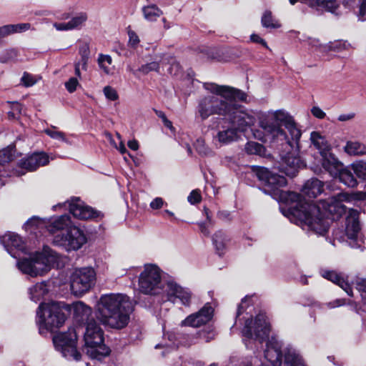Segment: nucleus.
I'll return each mask as SVG.
<instances>
[{
	"mask_svg": "<svg viewBox=\"0 0 366 366\" xmlns=\"http://www.w3.org/2000/svg\"><path fill=\"white\" fill-rule=\"evenodd\" d=\"M256 174L264 184L263 192L287 204L288 208L282 209V214L304 230L323 236L328 231L330 220H335L346 212L342 202L350 201V197L347 193H340L313 204L296 192L282 190L281 188L287 184L284 176L264 167L257 169Z\"/></svg>",
	"mask_w": 366,
	"mask_h": 366,
	"instance_id": "f257e3e1",
	"label": "nucleus"
},
{
	"mask_svg": "<svg viewBox=\"0 0 366 366\" xmlns=\"http://www.w3.org/2000/svg\"><path fill=\"white\" fill-rule=\"evenodd\" d=\"M204 87L211 94L199 102L197 113L201 119L205 120L213 114L224 117L218 125L219 131L214 137V141L221 144H229L238 139L239 132L244 131L255 123L254 112L236 102L237 100L246 101L247 94L244 92L214 83H206Z\"/></svg>",
	"mask_w": 366,
	"mask_h": 366,
	"instance_id": "f03ea898",
	"label": "nucleus"
},
{
	"mask_svg": "<svg viewBox=\"0 0 366 366\" xmlns=\"http://www.w3.org/2000/svg\"><path fill=\"white\" fill-rule=\"evenodd\" d=\"M259 126L261 130L254 131V137L264 143L282 146L281 170L287 176H295L302 165L298 156L302 132L294 118L283 110H277L272 116L262 118Z\"/></svg>",
	"mask_w": 366,
	"mask_h": 366,
	"instance_id": "7ed1b4c3",
	"label": "nucleus"
},
{
	"mask_svg": "<svg viewBox=\"0 0 366 366\" xmlns=\"http://www.w3.org/2000/svg\"><path fill=\"white\" fill-rule=\"evenodd\" d=\"M133 307L132 300L126 295H102L95 307V317L104 327L121 330L129 324Z\"/></svg>",
	"mask_w": 366,
	"mask_h": 366,
	"instance_id": "20e7f679",
	"label": "nucleus"
},
{
	"mask_svg": "<svg viewBox=\"0 0 366 366\" xmlns=\"http://www.w3.org/2000/svg\"><path fill=\"white\" fill-rule=\"evenodd\" d=\"M57 260V254L45 246L41 252H36L29 258H23L18 261L17 266L23 273L36 277L48 272Z\"/></svg>",
	"mask_w": 366,
	"mask_h": 366,
	"instance_id": "39448f33",
	"label": "nucleus"
},
{
	"mask_svg": "<svg viewBox=\"0 0 366 366\" xmlns=\"http://www.w3.org/2000/svg\"><path fill=\"white\" fill-rule=\"evenodd\" d=\"M39 331L53 330L60 327L65 322V315L59 303L51 302L41 303L36 312Z\"/></svg>",
	"mask_w": 366,
	"mask_h": 366,
	"instance_id": "423d86ee",
	"label": "nucleus"
},
{
	"mask_svg": "<svg viewBox=\"0 0 366 366\" xmlns=\"http://www.w3.org/2000/svg\"><path fill=\"white\" fill-rule=\"evenodd\" d=\"M139 290L146 295H157L164 292L165 285L162 281V271L155 264H145L139 277Z\"/></svg>",
	"mask_w": 366,
	"mask_h": 366,
	"instance_id": "0eeeda50",
	"label": "nucleus"
},
{
	"mask_svg": "<svg viewBox=\"0 0 366 366\" xmlns=\"http://www.w3.org/2000/svg\"><path fill=\"white\" fill-rule=\"evenodd\" d=\"M270 331V325L267 321V317L263 313L257 315L253 321L247 319L245 321L242 333L248 340H245V345L247 348L250 347L252 342H262L268 338Z\"/></svg>",
	"mask_w": 366,
	"mask_h": 366,
	"instance_id": "6e6552de",
	"label": "nucleus"
},
{
	"mask_svg": "<svg viewBox=\"0 0 366 366\" xmlns=\"http://www.w3.org/2000/svg\"><path fill=\"white\" fill-rule=\"evenodd\" d=\"M96 282V272L92 267L75 269L70 277V287L75 296L89 292Z\"/></svg>",
	"mask_w": 366,
	"mask_h": 366,
	"instance_id": "1a4fd4ad",
	"label": "nucleus"
},
{
	"mask_svg": "<svg viewBox=\"0 0 366 366\" xmlns=\"http://www.w3.org/2000/svg\"><path fill=\"white\" fill-rule=\"evenodd\" d=\"M76 330L69 329L66 332L54 335L53 342L56 349L61 352L64 357L77 361L81 359V354L76 350Z\"/></svg>",
	"mask_w": 366,
	"mask_h": 366,
	"instance_id": "9d476101",
	"label": "nucleus"
},
{
	"mask_svg": "<svg viewBox=\"0 0 366 366\" xmlns=\"http://www.w3.org/2000/svg\"><path fill=\"white\" fill-rule=\"evenodd\" d=\"M87 241L84 232L76 226H71L66 234H58L54 237V244L64 248L66 251L78 250Z\"/></svg>",
	"mask_w": 366,
	"mask_h": 366,
	"instance_id": "9b49d317",
	"label": "nucleus"
},
{
	"mask_svg": "<svg viewBox=\"0 0 366 366\" xmlns=\"http://www.w3.org/2000/svg\"><path fill=\"white\" fill-rule=\"evenodd\" d=\"M67 204L70 213H71L74 217L79 219H89L99 217V212L94 210L92 207L85 205L84 202L77 197L72 198L70 202L54 205L53 208L54 209H56L57 207H65Z\"/></svg>",
	"mask_w": 366,
	"mask_h": 366,
	"instance_id": "f8f14e48",
	"label": "nucleus"
},
{
	"mask_svg": "<svg viewBox=\"0 0 366 366\" xmlns=\"http://www.w3.org/2000/svg\"><path fill=\"white\" fill-rule=\"evenodd\" d=\"M49 157L44 152L34 153L26 158L22 159L18 164L19 170H16L15 174L17 176H21L26 172H32L37 169L39 167L48 164Z\"/></svg>",
	"mask_w": 366,
	"mask_h": 366,
	"instance_id": "ddd939ff",
	"label": "nucleus"
},
{
	"mask_svg": "<svg viewBox=\"0 0 366 366\" xmlns=\"http://www.w3.org/2000/svg\"><path fill=\"white\" fill-rule=\"evenodd\" d=\"M164 292L169 301L175 302L177 299L185 306L191 303L192 294L188 288L179 285L177 282L169 280L165 284Z\"/></svg>",
	"mask_w": 366,
	"mask_h": 366,
	"instance_id": "4468645a",
	"label": "nucleus"
},
{
	"mask_svg": "<svg viewBox=\"0 0 366 366\" xmlns=\"http://www.w3.org/2000/svg\"><path fill=\"white\" fill-rule=\"evenodd\" d=\"M0 241L6 250L14 258H21L20 253L26 254L23 240L15 233L5 234L0 238Z\"/></svg>",
	"mask_w": 366,
	"mask_h": 366,
	"instance_id": "2eb2a0df",
	"label": "nucleus"
},
{
	"mask_svg": "<svg viewBox=\"0 0 366 366\" xmlns=\"http://www.w3.org/2000/svg\"><path fill=\"white\" fill-rule=\"evenodd\" d=\"M282 342L276 337H272L266 343L264 356L272 366H280L282 365Z\"/></svg>",
	"mask_w": 366,
	"mask_h": 366,
	"instance_id": "dca6fc26",
	"label": "nucleus"
},
{
	"mask_svg": "<svg viewBox=\"0 0 366 366\" xmlns=\"http://www.w3.org/2000/svg\"><path fill=\"white\" fill-rule=\"evenodd\" d=\"M213 308L206 304L199 312L189 315L182 321V325L198 327L207 323L212 317Z\"/></svg>",
	"mask_w": 366,
	"mask_h": 366,
	"instance_id": "f3484780",
	"label": "nucleus"
},
{
	"mask_svg": "<svg viewBox=\"0 0 366 366\" xmlns=\"http://www.w3.org/2000/svg\"><path fill=\"white\" fill-rule=\"evenodd\" d=\"M104 332L93 318L89 319L86 324L84 333L85 345H97L104 342Z\"/></svg>",
	"mask_w": 366,
	"mask_h": 366,
	"instance_id": "a211bd4d",
	"label": "nucleus"
},
{
	"mask_svg": "<svg viewBox=\"0 0 366 366\" xmlns=\"http://www.w3.org/2000/svg\"><path fill=\"white\" fill-rule=\"evenodd\" d=\"M322 157V166L331 177L337 178L338 173L342 170L343 164L331 152V150L320 155Z\"/></svg>",
	"mask_w": 366,
	"mask_h": 366,
	"instance_id": "6ab92c4d",
	"label": "nucleus"
},
{
	"mask_svg": "<svg viewBox=\"0 0 366 366\" xmlns=\"http://www.w3.org/2000/svg\"><path fill=\"white\" fill-rule=\"evenodd\" d=\"M284 357L286 366H307L300 352L292 345L284 349Z\"/></svg>",
	"mask_w": 366,
	"mask_h": 366,
	"instance_id": "aec40b11",
	"label": "nucleus"
},
{
	"mask_svg": "<svg viewBox=\"0 0 366 366\" xmlns=\"http://www.w3.org/2000/svg\"><path fill=\"white\" fill-rule=\"evenodd\" d=\"M322 276L340 286L349 296L352 297L353 292L348 281L345 279L342 274H338L335 271H323Z\"/></svg>",
	"mask_w": 366,
	"mask_h": 366,
	"instance_id": "412c9836",
	"label": "nucleus"
},
{
	"mask_svg": "<svg viewBox=\"0 0 366 366\" xmlns=\"http://www.w3.org/2000/svg\"><path fill=\"white\" fill-rule=\"evenodd\" d=\"M323 183L316 178L308 180L304 185L302 192L309 198H315L322 192Z\"/></svg>",
	"mask_w": 366,
	"mask_h": 366,
	"instance_id": "4be33fe9",
	"label": "nucleus"
},
{
	"mask_svg": "<svg viewBox=\"0 0 366 366\" xmlns=\"http://www.w3.org/2000/svg\"><path fill=\"white\" fill-rule=\"evenodd\" d=\"M360 230L358 220V212L355 209L350 210V217L347 219L346 232L350 238L355 239Z\"/></svg>",
	"mask_w": 366,
	"mask_h": 366,
	"instance_id": "5701e85b",
	"label": "nucleus"
},
{
	"mask_svg": "<svg viewBox=\"0 0 366 366\" xmlns=\"http://www.w3.org/2000/svg\"><path fill=\"white\" fill-rule=\"evenodd\" d=\"M310 140L320 155L331 150L330 144L326 138L318 132H312L310 134Z\"/></svg>",
	"mask_w": 366,
	"mask_h": 366,
	"instance_id": "b1692460",
	"label": "nucleus"
},
{
	"mask_svg": "<svg viewBox=\"0 0 366 366\" xmlns=\"http://www.w3.org/2000/svg\"><path fill=\"white\" fill-rule=\"evenodd\" d=\"M343 150L350 156H364L366 154V144L359 141H347Z\"/></svg>",
	"mask_w": 366,
	"mask_h": 366,
	"instance_id": "393cba45",
	"label": "nucleus"
},
{
	"mask_svg": "<svg viewBox=\"0 0 366 366\" xmlns=\"http://www.w3.org/2000/svg\"><path fill=\"white\" fill-rule=\"evenodd\" d=\"M86 346L87 347V354L93 359L102 360L109 355L110 352L109 349L104 344V342L97 345H86Z\"/></svg>",
	"mask_w": 366,
	"mask_h": 366,
	"instance_id": "a878e982",
	"label": "nucleus"
},
{
	"mask_svg": "<svg viewBox=\"0 0 366 366\" xmlns=\"http://www.w3.org/2000/svg\"><path fill=\"white\" fill-rule=\"evenodd\" d=\"M30 28L29 24H8L0 26V38L2 40L4 38L11 35L13 34L25 31Z\"/></svg>",
	"mask_w": 366,
	"mask_h": 366,
	"instance_id": "bb28decb",
	"label": "nucleus"
},
{
	"mask_svg": "<svg viewBox=\"0 0 366 366\" xmlns=\"http://www.w3.org/2000/svg\"><path fill=\"white\" fill-rule=\"evenodd\" d=\"M49 289L44 282L36 283L29 289L31 300L36 302L41 300L48 293Z\"/></svg>",
	"mask_w": 366,
	"mask_h": 366,
	"instance_id": "cd10ccee",
	"label": "nucleus"
},
{
	"mask_svg": "<svg viewBox=\"0 0 366 366\" xmlns=\"http://www.w3.org/2000/svg\"><path fill=\"white\" fill-rule=\"evenodd\" d=\"M97 63L105 74L112 75L114 74L115 66L113 65V60L110 55L99 54L97 58Z\"/></svg>",
	"mask_w": 366,
	"mask_h": 366,
	"instance_id": "c85d7f7f",
	"label": "nucleus"
},
{
	"mask_svg": "<svg viewBox=\"0 0 366 366\" xmlns=\"http://www.w3.org/2000/svg\"><path fill=\"white\" fill-rule=\"evenodd\" d=\"M350 47V44L347 41L340 40L330 42L325 44L324 46H321V52L322 56H325L330 51L342 52L348 50Z\"/></svg>",
	"mask_w": 366,
	"mask_h": 366,
	"instance_id": "c756f323",
	"label": "nucleus"
},
{
	"mask_svg": "<svg viewBox=\"0 0 366 366\" xmlns=\"http://www.w3.org/2000/svg\"><path fill=\"white\" fill-rule=\"evenodd\" d=\"M229 240V237L222 231H218L214 234L212 237L213 244L219 255L224 251Z\"/></svg>",
	"mask_w": 366,
	"mask_h": 366,
	"instance_id": "7c9ffc66",
	"label": "nucleus"
},
{
	"mask_svg": "<svg viewBox=\"0 0 366 366\" xmlns=\"http://www.w3.org/2000/svg\"><path fill=\"white\" fill-rule=\"evenodd\" d=\"M317 6L320 9L325 10L333 14L337 13L340 7L338 0H315L313 6Z\"/></svg>",
	"mask_w": 366,
	"mask_h": 366,
	"instance_id": "2f4dec72",
	"label": "nucleus"
},
{
	"mask_svg": "<svg viewBox=\"0 0 366 366\" xmlns=\"http://www.w3.org/2000/svg\"><path fill=\"white\" fill-rule=\"evenodd\" d=\"M337 177L340 182H342L348 187H355L357 184V181L353 176L352 172L347 168L344 167V166L342 167V170L340 171V173H338Z\"/></svg>",
	"mask_w": 366,
	"mask_h": 366,
	"instance_id": "473e14b6",
	"label": "nucleus"
},
{
	"mask_svg": "<svg viewBox=\"0 0 366 366\" xmlns=\"http://www.w3.org/2000/svg\"><path fill=\"white\" fill-rule=\"evenodd\" d=\"M70 217L67 214L61 215L56 219L49 227V230L54 232L55 230L64 229L70 227Z\"/></svg>",
	"mask_w": 366,
	"mask_h": 366,
	"instance_id": "72a5a7b5",
	"label": "nucleus"
},
{
	"mask_svg": "<svg viewBox=\"0 0 366 366\" xmlns=\"http://www.w3.org/2000/svg\"><path fill=\"white\" fill-rule=\"evenodd\" d=\"M244 149L249 154H256L260 157L267 156V150L265 147L256 142H249L246 144Z\"/></svg>",
	"mask_w": 366,
	"mask_h": 366,
	"instance_id": "f704fd0d",
	"label": "nucleus"
},
{
	"mask_svg": "<svg viewBox=\"0 0 366 366\" xmlns=\"http://www.w3.org/2000/svg\"><path fill=\"white\" fill-rule=\"evenodd\" d=\"M142 12L144 17L149 21H156L162 14V11L154 4L144 6Z\"/></svg>",
	"mask_w": 366,
	"mask_h": 366,
	"instance_id": "c9c22d12",
	"label": "nucleus"
},
{
	"mask_svg": "<svg viewBox=\"0 0 366 366\" xmlns=\"http://www.w3.org/2000/svg\"><path fill=\"white\" fill-rule=\"evenodd\" d=\"M17 157L14 147L9 146L0 150V164L8 163Z\"/></svg>",
	"mask_w": 366,
	"mask_h": 366,
	"instance_id": "e433bc0d",
	"label": "nucleus"
},
{
	"mask_svg": "<svg viewBox=\"0 0 366 366\" xmlns=\"http://www.w3.org/2000/svg\"><path fill=\"white\" fill-rule=\"evenodd\" d=\"M351 167L359 178L366 179V162L357 161L351 164Z\"/></svg>",
	"mask_w": 366,
	"mask_h": 366,
	"instance_id": "4c0bfd02",
	"label": "nucleus"
},
{
	"mask_svg": "<svg viewBox=\"0 0 366 366\" xmlns=\"http://www.w3.org/2000/svg\"><path fill=\"white\" fill-rule=\"evenodd\" d=\"M44 132L51 138L65 143H69L64 132L56 130L55 127H51L44 130Z\"/></svg>",
	"mask_w": 366,
	"mask_h": 366,
	"instance_id": "58836bf2",
	"label": "nucleus"
},
{
	"mask_svg": "<svg viewBox=\"0 0 366 366\" xmlns=\"http://www.w3.org/2000/svg\"><path fill=\"white\" fill-rule=\"evenodd\" d=\"M79 54L81 56V59L79 62L81 63V68L86 70L90 54L89 47L86 43L83 44L79 47Z\"/></svg>",
	"mask_w": 366,
	"mask_h": 366,
	"instance_id": "ea45409f",
	"label": "nucleus"
},
{
	"mask_svg": "<svg viewBox=\"0 0 366 366\" xmlns=\"http://www.w3.org/2000/svg\"><path fill=\"white\" fill-rule=\"evenodd\" d=\"M87 20V14L86 13H79L75 16L72 17L69 21V26L72 29L80 28L83 24Z\"/></svg>",
	"mask_w": 366,
	"mask_h": 366,
	"instance_id": "a19ab883",
	"label": "nucleus"
},
{
	"mask_svg": "<svg viewBox=\"0 0 366 366\" xmlns=\"http://www.w3.org/2000/svg\"><path fill=\"white\" fill-rule=\"evenodd\" d=\"M44 225L45 222L44 220L34 217L25 223L24 227L26 230H31V232H34L36 229L41 228Z\"/></svg>",
	"mask_w": 366,
	"mask_h": 366,
	"instance_id": "79ce46f5",
	"label": "nucleus"
},
{
	"mask_svg": "<svg viewBox=\"0 0 366 366\" xmlns=\"http://www.w3.org/2000/svg\"><path fill=\"white\" fill-rule=\"evenodd\" d=\"M356 289L361 292L364 310H366V279L358 278L355 282Z\"/></svg>",
	"mask_w": 366,
	"mask_h": 366,
	"instance_id": "37998d69",
	"label": "nucleus"
},
{
	"mask_svg": "<svg viewBox=\"0 0 366 366\" xmlns=\"http://www.w3.org/2000/svg\"><path fill=\"white\" fill-rule=\"evenodd\" d=\"M195 148L197 152L202 156H209L212 152L207 147L202 139H197L195 143Z\"/></svg>",
	"mask_w": 366,
	"mask_h": 366,
	"instance_id": "c03bdc74",
	"label": "nucleus"
},
{
	"mask_svg": "<svg viewBox=\"0 0 366 366\" xmlns=\"http://www.w3.org/2000/svg\"><path fill=\"white\" fill-rule=\"evenodd\" d=\"M159 68V64L157 61H154L150 63L145 64L142 65L139 71L144 74H147L150 71H158Z\"/></svg>",
	"mask_w": 366,
	"mask_h": 366,
	"instance_id": "a18cd8bd",
	"label": "nucleus"
},
{
	"mask_svg": "<svg viewBox=\"0 0 366 366\" xmlns=\"http://www.w3.org/2000/svg\"><path fill=\"white\" fill-rule=\"evenodd\" d=\"M22 106L18 102L11 104V110L8 112L9 117L11 119H17L21 114Z\"/></svg>",
	"mask_w": 366,
	"mask_h": 366,
	"instance_id": "49530a36",
	"label": "nucleus"
},
{
	"mask_svg": "<svg viewBox=\"0 0 366 366\" xmlns=\"http://www.w3.org/2000/svg\"><path fill=\"white\" fill-rule=\"evenodd\" d=\"M75 313L79 315L82 314V316H87L91 313V308L81 302H76L74 305Z\"/></svg>",
	"mask_w": 366,
	"mask_h": 366,
	"instance_id": "de8ad7c7",
	"label": "nucleus"
},
{
	"mask_svg": "<svg viewBox=\"0 0 366 366\" xmlns=\"http://www.w3.org/2000/svg\"><path fill=\"white\" fill-rule=\"evenodd\" d=\"M103 92L106 98L110 101H115L119 98L117 90L110 86H104Z\"/></svg>",
	"mask_w": 366,
	"mask_h": 366,
	"instance_id": "09e8293b",
	"label": "nucleus"
},
{
	"mask_svg": "<svg viewBox=\"0 0 366 366\" xmlns=\"http://www.w3.org/2000/svg\"><path fill=\"white\" fill-rule=\"evenodd\" d=\"M199 335L201 339L204 340L206 342H208L214 338L215 332L213 329L207 328L200 331Z\"/></svg>",
	"mask_w": 366,
	"mask_h": 366,
	"instance_id": "8fccbe9b",
	"label": "nucleus"
},
{
	"mask_svg": "<svg viewBox=\"0 0 366 366\" xmlns=\"http://www.w3.org/2000/svg\"><path fill=\"white\" fill-rule=\"evenodd\" d=\"M36 79L34 76L24 72L22 77L21 78V82L26 87H29L34 85L36 83Z\"/></svg>",
	"mask_w": 366,
	"mask_h": 366,
	"instance_id": "3c124183",
	"label": "nucleus"
},
{
	"mask_svg": "<svg viewBox=\"0 0 366 366\" xmlns=\"http://www.w3.org/2000/svg\"><path fill=\"white\" fill-rule=\"evenodd\" d=\"M169 63L171 64L168 69L169 73L174 76L179 75L182 71V68L179 64L173 58H171V60L169 61Z\"/></svg>",
	"mask_w": 366,
	"mask_h": 366,
	"instance_id": "603ef678",
	"label": "nucleus"
},
{
	"mask_svg": "<svg viewBox=\"0 0 366 366\" xmlns=\"http://www.w3.org/2000/svg\"><path fill=\"white\" fill-rule=\"evenodd\" d=\"M262 24L264 27H275V25L272 23V16L270 12H264L262 17Z\"/></svg>",
	"mask_w": 366,
	"mask_h": 366,
	"instance_id": "864d4df0",
	"label": "nucleus"
},
{
	"mask_svg": "<svg viewBox=\"0 0 366 366\" xmlns=\"http://www.w3.org/2000/svg\"><path fill=\"white\" fill-rule=\"evenodd\" d=\"M201 199V194L198 189L192 190L187 197L188 202L192 204L199 203Z\"/></svg>",
	"mask_w": 366,
	"mask_h": 366,
	"instance_id": "5fc2aeb1",
	"label": "nucleus"
},
{
	"mask_svg": "<svg viewBox=\"0 0 366 366\" xmlns=\"http://www.w3.org/2000/svg\"><path fill=\"white\" fill-rule=\"evenodd\" d=\"M307 43L308 44L309 46H310L315 51L320 52V54H322L321 46H324L325 45V44H320V42L318 39L311 38V37H310L307 39Z\"/></svg>",
	"mask_w": 366,
	"mask_h": 366,
	"instance_id": "6e6d98bb",
	"label": "nucleus"
},
{
	"mask_svg": "<svg viewBox=\"0 0 366 366\" xmlns=\"http://www.w3.org/2000/svg\"><path fill=\"white\" fill-rule=\"evenodd\" d=\"M78 84H79L78 80L74 77H71L65 83V86H66L67 91L71 93L76 90Z\"/></svg>",
	"mask_w": 366,
	"mask_h": 366,
	"instance_id": "4d7b16f0",
	"label": "nucleus"
},
{
	"mask_svg": "<svg viewBox=\"0 0 366 366\" xmlns=\"http://www.w3.org/2000/svg\"><path fill=\"white\" fill-rule=\"evenodd\" d=\"M359 19L361 21H366V0L360 1Z\"/></svg>",
	"mask_w": 366,
	"mask_h": 366,
	"instance_id": "13d9d810",
	"label": "nucleus"
},
{
	"mask_svg": "<svg viewBox=\"0 0 366 366\" xmlns=\"http://www.w3.org/2000/svg\"><path fill=\"white\" fill-rule=\"evenodd\" d=\"M128 34H129V44L132 46L135 47L139 42V36L133 31H129L128 32Z\"/></svg>",
	"mask_w": 366,
	"mask_h": 366,
	"instance_id": "bf43d9fd",
	"label": "nucleus"
},
{
	"mask_svg": "<svg viewBox=\"0 0 366 366\" xmlns=\"http://www.w3.org/2000/svg\"><path fill=\"white\" fill-rule=\"evenodd\" d=\"M312 114L317 119H322L325 117L326 114L319 107L315 106L311 109Z\"/></svg>",
	"mask_w": 366,
	"mask_h": 366,
	"instance_id": "052dcab7",
	"label": "nucleus"
},
{
	"mask_svg": "<svg viewBox=\"0 0 366 366\" xmlns=\"http://www.w3.org/2000/svg\"><path fill=\"white\" fill-rule=\"evenodd\" d=\"M164 200L161 197H156L150 203L151 208L157 209L163 206Z\"/></svg>",
	"mask_w": 366,
	"mask_h": 366,
	"instance_id": "680f3d73",
	"label": "nucleus"
},
{
	"mask_svg": "<svg viewBox=\"0 0 366 366\" xmlns=\"http://www.w3.org/2000/svg\"><path fill=\"white\" fill-rule=\"evenodd\" d=\"M54 26L58 31H68L71 30L69 21L66 23H54Z\"/></svg>",
	"mask_w": 366,
	"mask_h": 366,
	"instance_id": "e2e57ef3",
	"label": "nucleus"
},
{
	"mask_svg": "<svg viewBox=\"0 0 366 366\" xmlns=\"http://www.w3.org/2000/svg\"><path fill=\"white\" fill-rule=\"evenodd\" d=\"M250 39L253 42L261 44L262 46H264L266 48L268 47L266 41L263 39H262L259 36H258L257 34H252L250 36Z\"/></svg>",
	"mask_w": 366,
	"mask_h": 366,
	"instance_id": "0e129e2a",
	"label": "nucleus"
},
{
	"mask_svg": "<svg viewBox=\"0 0 366 366\" xmlns=\"http://www.w3.org/2000/svg\"><path fill=\"white\" fill-rule=\"evenodd\" d=\"M345 304V300L344 299H337L332 302H329L327 304V306L330 308H335L337 307L344 305Z\"/></svg>",
	"mask_w": 366,
	"mask_h": 366,
	"instance_id": "69168bd1",
	"label": "nucleus"
},
{
	"mask_svg": "<svg viewBox=\"0 0 366 366\" xmlns=\"http://www.w3.org/2000/svg\"><path fill=\"white\" fill-rule=\"evenodd\" d=\"M354 117L353 114H341L338 117V120L340 122H346L352 119Z\"/></svg>",
	"mask_w": 366,
	"mask_h": 366,
	"instance_id": "338daca9",
	"label": "nucleus"
},
{
	"mask_svg": "<svg viewBox=\"0 0 366 366\" xmlns=\"http://www.w3.org/2000/svg\"><path fill=\"white\" fill-rule=\"evenodd\" d=\"M128 147L134 150V151H136L139 149V143L137 140H130L128 142Z\"/></svg>",
	"mask_w": 366,
	"mask_h": 366,
	"instance_id": "774afa93",
	"label": "nucleus"
}]
</instances>
